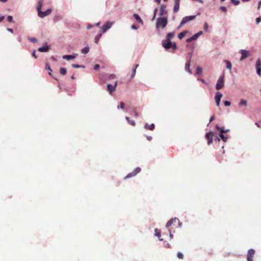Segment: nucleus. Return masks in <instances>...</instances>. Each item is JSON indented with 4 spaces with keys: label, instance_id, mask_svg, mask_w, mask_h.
I'll use <instances>...</instances> for the list:
<instances>
[{
    "label": "nucleus",
    "instance_id": "45",
    "mask_svg": "<svg viewBox=\"0 0 261 261\" xmlns=\"http://www.w3.org/2000/svg\"><path fill=\"white\" fill-rule=\"evenodd\" d=\"M7 21L9 22L13 21V17L11 15H9L7 17Z\"/></svg>",
    "mask_w": 261,
    "mask_h": 261
},
{
    "label": "nucleus",
    "instance_id": "31",
    "mask_svg": "<svg viewBox=\"0 0 261 261\" xmlns=\"http://www.w3.org/2000/svg\"><path fill=\"white\" fill-rule=\"evenodd\" d=\"M125 119H126V120L127 121V122H128L129 124H130V125H133V126H134V125H135V121H134V120H130L129 119V117H125Z\"/></svg>",
    "mask_w": 261,
    "mask_h": 261
},
{
    "label": "nucleus",
    "instance_id": "55",
    "mask_svg": "<svg viewBox=\"0 0 261 261\" xmlns=\"http://www.w3.org/2000/svg\"><path fill=\"white\" fill-rule=\"evenodd\" d=\"M115 77V75L114 74H111L109 75L110 79H113Z\"/></svg>",
    "mask_w": 261,
    "mask_h": 261
},
{
    "label": "nucleus",
    "instance_id": "28",
    "mask_svg": "<svg viewBox=\"0 0 261 261\" xmlns=\"http://www.w3.org/2000/svg\"><path fill=\"white\" fill-rule=\"evenodd\" d=\"M42 6V2L41 1H39L38 2L37 6V10L38 13L41 10V8Z\"/></svg>",
    "mask_w": 261,
    "mask_h": 261
},
{
    "label": "nucleus",
    "instance_id": "56",
    "mask_svg": "<svg viewBox=\"0 0 261 261\" xmlns=\"http://www.w3.org/2000/svg\"><path fill=\"white\" fill-rule=\"evenodd\" d=\"M131 28L132 29H134V30H137L138 29V28L136 27V25L135 24H133L131 26Z\"/></svg>",
    "mask_w": 261,
    "mask_h": 261
},
{
    "label": "nucleus",
    "instance_id": "42",
    "mask_svg": "<svg viewBox=\"0 0 261 261\" xmlns=\"http://www.w3.org/2000/svg\"><path fill=\"white\" fill-rule=\"evenodd\" d=\"M224 105L225 107H228V106H230V105H231V103L230 101H227V100H225L224 101Z\"/></svg>",
    "mask_w": 261,
    "mask_h": 261
},
{
    "label": "nucleus",
    "instance_id": "29",
    "mask_svg": "<svg viewBox=\"0 0 261 261\" xmlns=\"http://www.w3.org/2000/svg\"><path fill=\"white\" fill-rule=\"evenodd\" d=\"M247 105V102L245 99H241L240 102L239 103V106L240 107L242 106H244L246 107Z\"/></svg>",
    "mask_w": 261,
    "mask_h": 261
},
{
    "label": "nucleus",
    "instance_id": "33",
    "mask_svg": "<svg viewBox=\"0 0 261 261\" xmlns=\"http://www.w3.org/2000/svg\"><path fill=\"white\" fill-rule=\"evenodd\" d=\"M226 64V68L229 69H231L232 67L231 63V62L228 60H225V61Z\"/></svg>",
    "mask_w": 261,
    "mask_h": 261
},
{
    "label": "nucleus",
    "instance_id": "58",
    "mask_svg": "<svg viewBox=\"0 0 261 261\" xmlns=\"http://www.w3.org/2000/svg\"><path fill=\"white\" fill-rule=\"evenodd\" d=\"M169 233V237L170 239H172L173 237V234L171 233L170 230H168Z\"/></svg>",
    "mask_w": 261,
    "mask_h": 261
},
{
    "label": "nucleus",
    "instance_id": "22",
    "mask_svg": "<svg viewBox=\"0 0 261 261\" xmlns=\"http://www.w3.org/2000/svg\"><path fill=\"white\" fill-rule=\"evenodd\" d=\"M155 236H156L160 241H163V239L161 238V232L158 228L154 229Z\"/></svg>",
    "mask_w": 261,
    "mask_h": 261
},
{
    "label": "nucleus",
    "instance_id": "51",
    "mask_svg": "<svg viewBox=\"0 0 261 261\" xmlns=\"http://www.w3.org/2000/svg\"><path fill=\"white\" fill-rule=\"evenodd\" d=\"M212 142H213V138H210V139H208L207 144L208 145L211 144L212 143Z\"/></svg>",
    "mask_w": 261,
    "mask_h": 261
},
{
    "label": "nucleus",
    "instance_id": "46",
    "mask_svg": "<svg viewBox=\"0 0 261 261\" xmlns=\"http://www.w3.org/2000/svg\"><path fill=\"white\" fill-rule=\"evenodd\" d=\"M220 9L221 10H222V11L225 12H226V11H227L226 8L225 7H224V6L220 7Z\"/></svg>",
    "mask_w": 261,
    "mask_h": 261
},
{
    "label": "nucleus",
    "instance_id": "14",
    "mask_svg": "<svg viewBox=\"0 0 261 261\" xmlns=\"http://www.w3.org/2000/svg\"><path fill=\"white\" fill-rule=\"evenodd\" d=\"M255 251L253 249H250L248 251L247 253V260L248 261H253L252 258L253 257Z\"/></svg>",
    "mask_w": 261,
    "mask_h": 261
},
{
    "label": "nucleus",
    "instance_id": "13",
    "mask_svg": "<svg viewBox=\"0 0 261 261\" xmlns=\"http://www.w3.org/2000/svg\"><path fill=\"white\" fill-rule=\"evenodd\" d=\"M166 5L165 4H162L160 6V11L159 15L160 16H164L166 15L167 14V11L166 9Z\"/></svg>",
    "mask_w": 261,
    "mask_h": 261
},
{
    "label": "nucleus",
    "instance_id": "2",
    "mask_svg": "<svg viewBox=\"0 0 261 261\" xmlns=\"http://www.w3.org/2000/svg\"><path fill=\"white\" fill-rule=\"evenodd\" d=\"M224 85V75L223 74L221 76L219 77L218 80L217 81L216 89L217 90H220L223 87Z\"/></svg>",
    "mask_w": 261,
    "mask_h": 261
},
{
    "label": "nucleus",
    "instance_id": "54",
    "mask_svg": "<svg viewBox=\"0 0 261 261\" xmlns=\"http://www.w3.org/2000/svg\"><path fill=\"white\" fill-rule=\"evenodd\" d=\"M36 50H34L32 54V55L33 57H34L35 58H37V56L36 55Z\"/></svg>",
    "mask_w": 261,
    "mask_h": 261
},
{
    "label": "nucleus",
    "instance_id": "41",
    "mask_svg": "<svg viewBox=\"0 0 261 261\" xmlns=\"http://www.w3.org/2000/svg\"><path fill=\"white\" fill-rule=\"evenodd\" d=\"M45 69H46V70H49V71H52V70H51V68H50V66H49V64H48V63H46L45 64Z\"/></svg>",
    "mask_w": 261,
    "mask_h": 261
},
{
    "label": "nucleus",
    "instance_id": "19",
    "mask_svg": "<svg viewBox=\"0 0 261 261\" xmlns=\"http://www.w3.org/2000/svg\"><path fill=\"white\" fill-rule=\"evenodd\" d=\"M133 16L135 18V19L139 22V23H140L141 24H143V21L142 20V19L141 18V17H140V16L138 14H136V13H135L133 14Z\"/></svg>",
    "mask_w": 261,
    "mask_h": 261
},
{
    "label": "nucleus",
    "instance_id": "47",
    "mask_svg": "<svg viewBox=\"0 0 261 261\" xmlns=\"http://www.w3.org/2000/svg\"><path fill=\"white\" fill-rule=\"evenodd\" d=\"M261 21V17H258L256 18V22L257 24H258Z\"/></svg>",
    "mask_w": 261,
    "mask_h": 261
},
{
    "label": "nucleus",
    "instance_id": "1",
    "mask_svg": "<svg viewBox=\"0 0 261 261\" xmlns=\"http://www.w3.org/2000/svg\"><path fill=\"white\" fill-rule=\"evenodd\" d=\"M167 17H161L157 18L156 27V28L161 27L162 29L164 28L167 24Z\"/></svg>",
    "mask_w": 261,
    "mask_h": 261
},
{
    "label": "nucleus",
    "instance_id": "16",
    "mask_svg": "<svg viewBox=\"0 0 261 261\" xmlns=\"http://www.w3.org/2000/svg\"><path fill=\"white\" fill-rule=\"evenodd\" d=\"M175 4L173 8L174 12H177L179 8V2L180 0H174Z\"/></svg>",
    "mask_w": 261,
    "mask_h": 261
},
{
    "label": "nucleus",
    "instance_id": "39",
    "mask_svg": "<svg viewBox=\"0 0 261 261\" xmlns=\"http://www.w3.org/2000/svg\"><path fill=\"white\" fill-rule=\"evenodd\" d=\"M177 256L179 259H182L184 258V254L181 252H178L177 254Z\"/></svg>",
    "mask_w": 261,
    "mask_h": 261
},
{
    "label": "nucleus",
    "instance_id": "12",
    "mask_svg": "<svg viewBox=\"0 0 261 261\" xmlns=\"http://www.w3.org/2000/svg\"><path fill=\"white\" fill-rule=\"evenodd\" d=\"M222 94L220 92H217L216 94L215 99L216 101L217 106H219L220 105V103L221 101V99L222 97Z\"/></svg>",
    "mask_w": 261,
    "mask_h": 261
},
{
    "label": "nucleus",
    "instance_id": "40",
    "mask_svg": "<svg viewBox=\"0 0 261 261\" xmlns=\"http://www.w3.org/2000/svg\"><path fill=\"white\" fill-rule=\"evenodd\" d=\"M28 39L32 42L35 43L37 41V39L35 37L29 38Z\"/></svg>",
    "mask_w": 261,
    "mask_h": 261
},
{
    "label": "nucleus",
    "instance_id": "62",
    "mask_svg": "<svg viewBox=\"0 0 261 261\" xmlns=\"http://www.w3.org/2000/svg\"><path fill=\"white\" fill-rule=\"evenodd\" d=\"M134 113H135V116L138 117V116H139V113H138V112H137L136 111V110H134Z\"/></svg>",
    "mask_w": 261,
    "mask_h": 261
},
{
    "label": "nucleus",
    "instance_id": "34",
    "mask_svg": "<svg viewBox=\"0 0 261 261\" xmlns=\"http://www.w3.org/2000/svg\"><path fill=\"white\" fill-rule=\"evenodd\" d=\"M202 71V68L200 66H197L196 68V74L197 75H200L201 74Z\"/></svg>",
    "mask_w": 261,
    "mask_h": 261
},
{
    "label": "nucleus",
    "instance_id": "36",
    "mask_svg": "<svg viewBox=\"0 0 261 261\" xmlns=\"http://www.w3.org/2000/svg\"><path fill=\"white\" fill-rule=\"evenodd\" d=\"M72 67L73 68H85V66H84V65H80L79 64H72Z\"/></svg>",
    "mask_w": 261,
    "mask_h": 261
},
{
    "label": "nucleus",
    "instance_id": "64",
    "mask_svg": "<svg viewBox=\"0 0 261 261\" xmlns=\"http://www.w3.org/2000/svg\"><path fill=\"white\" fill-rule=\"evenodd\" d=\"M260 6H261V1H259L258 4L257 9H259Z\"/></svg>",
    "mask_w": 261,
    "mask_h": 261
},
{
    "label": "nucleus",
    "instance_id": "17",
    "mask_svg": "<svg viewBox=\"0 0 261 261\" xmlns=\"http://www.w3.org/2000/svg\"><path fill=\"white\" fill-rule=\"evenodd\" d=\"M190 64H191V60L189 59L187 61L185 64V70L187 72H188L189 73L192 74L191 70L190 69Z\"/></svg>",
    "mask_w": 261,
    "mask_h": 261
},
{
    "label": "nucleus",
    "instance_id": "59",
    "mask_svg": "<svg viewBox=\"0 0 261 261\" xmlns=\"http://www.w3.org/2000/svg\"><path fill=\"white\" fill-rule=\"evenodd\" d=\"M93 27V25H92V24H88V25L87 26V29H91Z\"/></svg>",
    "mask_w": 261,
    "mask_h": 261
},
{
    "label": "nucleus",
    "instance_id": "8",
    "mask_svg": "<svg viewBox=\"0 0 261 261\" xmlns=\"http://www.w3.org/2000/svg\"><path fill=\"white\" fill-rule=\"evenodd\" d=\"M52 11L51 9H48L45 11H42L41 10L38 13V16L41 18H44L46 16L49 15Z\"/></svg>",
    "mask_w": 261,
    "mask_h": 261
},
{
    "label": "nucleus",
    "instance_id": "5",
    "mask_svg": "<svg viewBox=\"0 0 261 261\" xmlns=\"http://www.w3.org/2000/svg\"><path fill=\"white\" fill-rule=\"evenodd\" d=\"M141 171V168L140 167L136 168L133 172L128 173L125 177V179L129 178L136 176L138 173Z\"/></svg>",
    "mask_w": 261,
    "mask_h": 261
},
{
    "label": "nucleus",
    "instance_id": "48",
    "mask_svg": "<svg viewBox=\"0 0 261 261\" xmlns=\"http://www.w3.org/2000/svg\"><path fill=\"white\" fill-rule=\"evenodd\" d=\"M171 47L173 48V49H176L177 48V46L175 42H172Z\"/></svg>",
    "mask_w": 261,
    "mask_h": 261
},
{
    "label": "nucleus",
    "instance_id": "11",
    "mask_svg": "<svg viewBox=\"0 0 261 261\" xmlns=\"http://www.w3.org/2000/svg\"><path fill=\"white\" fill-rule=\"evenodd\" d=\"M240 53L242 54V57L240 58L241 61H243L249 55V52L245 49H241Z\"/></svg>",
    "mask_w": 261,
    "mask_h": 261
},
{
    "label": "nucleus",
    "instance_id": "9",
    "mask_svg": "<svg viewBox=\"0 0 261 261\" xmlns=\"http://www.w3.org/2000/svg\"><path fill=\"white\" fill-rule=\"evenodd\" d=\"M255 68L257 74L261 76V59L260 58H258L256 62Z\"/></svg>",
    "mask_w": 261,
    "mask_h": 261
},
{
    "label": "nucleus",
    "instance_id": "30",
    "mask_svg": "<svg viewBox=\"0 0 261 261\" xmlns=\"http://www.w3.org/2000/svg\"><path fill=\"white\" fill-rule=\"evenodd\" d=\"M214 135V132L210 131L208 133H207L205 135L206 138L208 139H210V138H213V136Z\"/></svg>",
    "mask_w": 261,
    "mask_h": 261
},
{
    "label": "nucleus",
    "instance_id": "35",
    "mask_svg": "<svg viewBox=\"0 0 261 261\" xmlns=\"http://www.w3.org/2000/svg\"><path fill=\"white\" fill-rule=\"evenodd\" d=\"M60 73L62 75H65L67 72V70L65 68L61 67L60 69Z\"/></svg>",
    "mask_w": 261,
    "mask_h": 261
},
{
    "label": "nucleus",
    "instance_id": "60",
    "mask_svg": "<svg viewBox=\"0 0 261 261\" xmlns=\"http://www.w3.org/2000/svg\"><path fill=\"white\" fill-rule=\"evenodd\" d=\"M214 119H215V116L214 115L211 116L210 120V123H211L212 121H213L214 120Z\"/></svg>",
    "mask_w": 261,
    "mask_h": 261
},
{
    "label": "nucleus",
    "instance_id": "18",
    "mask_svg": "<svg viewBox=\"0 0 261 261\" xmlns=\"http://www.w3.org/2000/svg\"><path fill=\"white\" fill-rule=\"evenodd\" d=\"M176 221H178V219L177 218H174L170 219L166 225V228H169L174 222H175Z\"/></svg>",
    "mask_w": 261,
    "mask_h": 261
},
{
    "label": "nucleus",
    "instance_id": "3",
    "mask_svg": "<svg viewBox=\"0 0 261 261\" xmlns=\"http://www.w3.org/2000/svg\"><path fill=\"white\" fill-rule=\"evenodd\" d=\"M114 22L107 21L101 27L102 33H106L109 29H110L113 25Z\"/></svg>",
    "mask_w": 261,
    "mask_h": 261
},
{
    "label": "nucleus",
    "instance_id": "32",
    "mask_svg": "<svg viewBox=\"0 0 261 261\" xmlns=\"http://www.w3.org/2000/svg\"><path fill=\"white\" fill-rule=\"evenodd\" d=\"M101 35H102V34L99 33L95 36V37L94 38V41L96 43H97L98 42L99 39L101 37Z\"/></svg>",
    "mask_w": 261,
    "mask_h": 261
},
{
    "label": "nucleus",
    "instance_id": "26",
    "mask_svg": "<svg viewBox=\"0 0 261 261\" xmlns=\"http://www.w3.org/2000/svg\"><path fill=\"white\" fill-rule=\"evenodd\" d=\"M90 48L88 46H85L82 50L81 52L83 54H87L89 53Z\"/></svg>",
    "mask_w": 261,
    "mask_h": 261
},
{
    "label": "nucleus",
    "instance_id": "52",
    "mask_svg": "<svg viewBox=\"0 0 261 261\" xmlns=\"http://www.w3.org/2000/svg\"><path fill=\"white\" fill-rule=\"evenodd\" d=\"M99 64H95L94 66V70H97L99 68Z\"/></svg>",
    "mask_w": 261,
    "mask_h": 261
},
{
    "label": "nucleus",
    "instance_id": "43",
    "mask_svg": "<svg viewBox=\"0 0 261 261\" xmlns=\"http://www.w3.org/2000/svg\"><path fill=\"white\" fill-rule=\"evenodd\" d=\"M208 29V24L207 22L204 23V30L205 31H207Z\"/></svg>",
    "mask_w": 261,
    "mask_h": 261
},
{
    "label": "nucleus",
    "instance_id": "7",
    "mask_svg": "<svg viewBox=\"0 0 261 261\" xmlns=\"http://www.w3.org/2000/svg\"><path fill=\"white\" fill-rule=\"evenodd\" d=\"M50 49V46L47 44V43H45L43 44L42 46L38 48V51L42 53H46Z\"/></svg>",
    "mask_w": 261,
    "mask_h": 261
},
{
    "label": "nucleus",
    "instance_id": "4",
    "mask_svg": "<svg viewBox=\"0 0 261 261\" xmlns=\"http://www.w3.org/2000/svg\"><path fill=\"white\" fill-rule=\"evenodd\" d=\"M196 16V15H190L184 17L180 22V26H182L187 22L193 20L195 18Z\"/></svg>",
    "mask_w": 261,
    "mask_h": 261
},
{
    "label": "nucleus",
    "instance_id": "24",
    "mask_svg": "<svg viewBox=\"0 0 261 261\" xmlns=\"http://www.w3.org/2000/svg\"><path fill=\"white\" fill-rule=\"evenodd\" d=\"M198 38V37H197V35L195 34H194L193 36H192V37H191L190 38H188L187 40H186V42L189 43V42H190L191 41H194V40H196Z\"/></svg>",
    "mask_w": 261,
    "mask_h": 261
},
{
    "label": "nucleus",
    "instance_id": "61",
    "mask_svg": "<svg viewBox=\"0 0 261 261\" xmlns=\"http://www.w3.org/2000/svg\"><path fill=\"white\" fill-rule=\"evenodd\" d=\"M255 125H256L257 127H260V126H261V122H256V123H255Z\"/></svg>",
    "mask_w": 261,
    "mask_h": 261
},
{
    "label": "nucleus",
    "instance_id": "10",
    "mask_svg": "<svg viewBox=\"0 0 261 261\" xmlns=\"http://www.w3.org/2000/svg\"><path fill=\"white\" fill-rule=\"evenodd\" d=\"M172 42L171 40H162V45L166 49H168L171 47Z\"/></svg>",
    "mask_w": 261,
    "mask_h": 261
},
{
    "label": "nucleus",
    "instance_id": "53",
    "mask_svg": "<svg viewBox=\"0 0 261 261\" xmlns=\"http://www.w3.org/2000/svg\"><path fill=\"white\" fill-rule=\"evenodd\" d=\"M203 34V32L202 31H199V32L196 33V35H197L198 38Z\"/></svg>",
    "mask_w": 261,
    "mask_h": 261
},
{
    "label": "nucleus",
    "instance_id": "37",
    "mask_svg": "<svg viewBox=\"0 0 261 261\" xmlns=\"http://www.w3.org/2000/svg\"><path fill=\"white\" fill-rule=\"evenodd\" d=\"M231 2L235 6H237L240 3L239 0H231Z\"/></svg>",
    "mask_w": 261,
    "mask_h": 261
},
{
    "label": "nucleus",
    "instance_id": "44",
    "mask_svg": "<svg viewBox=\"0 0 261 261\" xmlns=\"http://www.w3.org/2000/svg\"><path fill=\"white\" fill-rule=\"evenodd\" d=\"M136 70H135V69H133L132 73L130 76V79H133L135 76V75L136 74Z\"/></svg>",
    "mask_w": 261,
    "mask_h": 261
},
{
    "label": "nucleus",
    "instance_id": "15",
    "mask_svg": "<svg viewBox=\"0 0 261 261\" xmlns=\"http://www.w3.org/2000/svg\"><path fill=\"white\" fill-rule=\"evenodd\" d=\"M77 56H78V55L76 54H73L72 55H66L63 56L62 58L63 59H65V60H67L68 61H69V60L74 59Z\"/></svg>",
    "mask_w": 261,
    "mask_h": 261
},
{
    "label": "nucleus",
    "instance_id": "27",
    "mask_svg": "<svg viewBox=\"0 0 261 261\" xmlns=\"http://www.w3.org/2000/svg\"><path fill=\"white\" fill-rule=\"evenodd\" d=\"M219 137L223 140V142H227L228 138L225 136V135L222 134V132H220Z\"/></svg>",
    "mask_w": 261,
    "mask_h": 261
},
{
    "label": "nucleus",
    "instance_id": "57",
    "mask_svg": "<svg viewBox=\"0 0 261 261\" xmlns=\"http://www.w3.org/2000/svg\"><path fill=\"white\" fill-rule=\"evenodd\" d=\"M214 141H216V142H220V138L219 137H216L215 138Z\"/></svg>",
    "mask_w": 261,
    "mask_h": 261
},
{
    "label": "nucleus",
    "instance_id": "25",
    "mask_svg": "<svg viewBox=\"0 0 261 261\" xmlns=\"http://www.w3.org/2000/svg\"><path fill=\"white\" fill-rule=\"evenodd\" d=\"M174 35H175L174 32L168 33L166 36V40H171V39L172 38H173Z\"/></svg>",
    "mask_w": 261,
    "mask_h": 261
},
{
    "label": "nucleus",
    "instance_id": "20",
    "mask_svg": "<svg viewBox=\"0 0 261 261\" xmlns=\"http://www.w3.org/2000/svg\"><path fill=\"white\" fill-rule=\"evenodd\" d=\"M216 128L217 129L220 131V132H222V134L227 133L229 132V129H224L223 127H220L218 125H216Z\"/></svg>",
    "mask_w": 261,
    "mask_h": 261
},
{
    "label": "nucleus",
    "instance_id": "6",
    "mask_svg": "<svg viewBox=\"0 0 261 261\" xmlns=\"http://www.w3.org/2000/svg\"><path fill=\"white\" fill-rule=\"evenodd\" d=\"M117 85V81L115 82L114 85H112L110 84H108L107 85V90L109 93L111 94L113 92L116 90V87Z\"/></svg>",
    "mask_w": 261,
    "mask_h": 261
},
{
    "label": "nucleus",
    "instance_id": "21",
    "mask_svg": "<svg viewBox=\"0 0 261 261\" xmlns=\"http://www.w3.org/2000/svg\"><path fill=\"white\" fill-rule=\"evenodd\" d=\"M155 127V125L153 123L151 124L150 125H148V123H146L144 125V128L146 129H148L149 130H153Z\"/></svg>",
    "mask_w": 261,
    "mask_h": 261
},
{
    "label": "nucleus",
    "instance_id": "50",
    "mask_svg": "<svg viewBox=\"0 0 261 261\" xmlns=\"http://www.w3.org/2000/svg\"><path fill=\"white\" fill-rule=\"evenodd\" d=\"M198 80L200 81L201 82H202L205 85H207V83L205 82V81L203 79H198Z\"/></svg>",
    "mask_w": 261,
    "mask_h": 261
},
{
    "label": "nucleus",
    "instance_id": "23",
    "mask_svg": "<svg viewBox=\"0 0 261 261\" xmlns=\"http://www.w3.org/2000/svg\"><path fill=\"white\" fill-rule=\"evenodd\" d=\"M189 33V31L188 30H185L181 33H180L178 35V39H181L182 38H183L185 35L188 34Z\"/></svg>",
    "mask_w": 261,
    "mask_h": 261
},
{
    "label": "nucleus",
    "instance_id": "38",
    "mask_svg": "<svg viewBox=\"0 0 261 261\" xmlns=\"http://www.w3.org/2000/svg\"><path fill=\"white\" fill-rule=\"evenodd\" d=\"M124 108V103L123 102H121L120 103V105L118 106L117 109H123Z\"/></svg>",
    "mask_w": 261,
    "mask_h": 261
},
{
    "label": "nucleus",
    "instance_id": "63",
    "mask_svg": "<svg viewBox=\"0 0 261 261\" xmlns=\"http://www.w3.org/2000/svg\"><path fill=\"white\" fill-rule=\"evenodd\" d=\"M157 12H158V9L157 8L154 9V10L153 11V15H155L156 16Z\"/></svg>",
    "mask_w": 261,
    "mask_h": 261
},
{
    "label": "nucleus",
    "instance_id": "49",
    "mask_svg": "<svg viewBox=\"0 0 261 261\" xmlns=\"http://www.w3.org/2000/svg\"><path fill=\"white\" fill-rule=\"evenodd\" d=\"M60 18H61V16H55L54 17V20L55 21H57V20L60 19Z\"/></svg>",
    "mask_w": 261,
    "mask_h": 261
}]
</instances>
